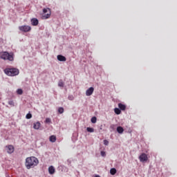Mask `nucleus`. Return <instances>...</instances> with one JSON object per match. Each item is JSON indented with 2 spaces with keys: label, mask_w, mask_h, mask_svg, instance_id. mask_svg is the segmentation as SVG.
<instances>
[{
  "label": "nucleus",
  "mask_w": 177,
  "mask_h": 177,
  "mask_svg": "<svg viewBox=\"0 0 177 177\" xmlns=\"http://www.w3.org/2000/svg\"><path fill=\"white\" fill-rule=\"evenodd\" d=\"M39 161L38 159L34 156L27 158L26 159L25 165L27 169H31V168H34V167H37L38 165Z\"/></svg>",
  "instance_id": "1"
},
{
  "label": "nucleus",
  "mask_w": 177,
  "mask_h": 177,
  "mask_svg": "<svg viewBox=\"0 0 177 177\" xmlns=\"http://www.w3.org/2000/svg\"><path fill=\"white\" fill-rule=\"evenodd\" d=\"M4 73L6 75H10V77L19 75V71L17 68H6L4 70Z\"/></svg>",
  "instance_id": "2"
},
{
  "label": "nucleus",
  "mask_w": 177,
  "mask_h": 177,
  "mask_svg": "<svg viewBox=\"0 0 177 177\" xmlns=\"http://www.w3.org/2000/svg\"><path fill=\"white\" fill-rule=\"evenodd\" d=\"M1 59L3 60H9L10 62H12L13 60V55L9 54L8 52H3L0 53Z\"/></svg>",
  "instance_id": "3"
},
{
  "label": "nucleus",
  "mask_w": 177,
  "mask_h": 177,
  "mask_svg": "<svg viewBox=\"0 0 177 177\" xmlns=\"http://www.w3.org/2000/svg\"><path fill=\"white\" fill-rule=\"evenodd\" d=\"M44 15L42 16L43 19H46L50 17V9L44 8L43 9Z\"/></svg>",
  "instance_id": "4"
},
{
  "label": "nucleus",
  "mask_w": 177,
  "mask_h": 177,
  "mask_svg": "<svg viewBox=\"0 0 177 177\" xmlns=\"http://www.w3.org/2000/svg\"><path fill=\"white\" fill-rule=\"evenodd\" d=\"M19 30H20V31H23L24 32H28V31H31V26H21L19 27Z\"/></svg>",
  "instance_id": "5"
},
{
  "label": "nucleus",
  "mask_w": 177,
  "mask_h": 177,
  "mask_svg": "<svg viewBox=\"0 0 177 177\" xmlns=\"http://www.w3.org/2000/svg\"><path fill=\"white\" fill-rule=\"evenodd\" d=\"M139 158L141 162H146V161H147V155H146V153H142L139 156Z\"/></svg>",
  "instance_id": "6"
},
{
  "label": "nucleus",
  "mask_w": 177,
  "mask_h": 177,
  "mask_svg": "<svg viewBox=\"0 0 177 177\" xmlns=\"http://www.w3.org/2000/svg\"><path fill=\"white\" fill-rule=\"evenodd\" d=\"M6 149L7 153H8V154H12V153L15 151V147L12 145L6 146Z\"/></svg>",
  "instance_id": "7"
},
{
  "label": "nucleus",
  "mask_w": 177,
  "mask_h": 177,
  "mask_svg": "<svg viewBox=\"0 0 177 177\" xmlns=\"http://www.w3.org/2000/svg\"><path fill=\"white\" fill-rule=\"evenodd\" d=\"M94 91H95V88L93 87H90L86 91V95L91 96L92 93H93Z\"/></svg>",
  "instance_id": "8"
},
{
  "label": "nucleus",
  "mask_w": 177,
  "mask_h": 177,
  "mask_svg": "<svg viewBox=\"0 0 177 177\" xmlns=\"http://www.w3.org/2000/svg\"><path fill=\"white\" fill-rule=\"evenodd\" d=\"M57 60H59V62H66V60H67L66 57H64L62 55H57Z\"/></svg>",
  "instance_id": "9"
},
{
  "label": "nucleus",
  "mask_w": 177,
  "mask_h": 177,
  "mask_svg": "<svg viewBox=\"0 0 177 177\" xmlns=\"http://www.w3.org/2000/svg\"><path fill=\"white\" fill-rule=\"evenodd\" d=\"M48 172H49L50 175H53V174H55V167L53 166L49 167Z\"/></svg>",
  "instance_id": "10"
},
{
  "label": "nucleus",
  "mask_w": 177,
  "mask_h": 177,
  "mask_svg": "<svg viewBox=\"0 0 177 177\" xmlns=\"http://www.w3.org/2000/svg\"><path fill=\"white\" fill-rule=\"evenodd\" d=\"M40 127H41V123L39 122H37L33 124L34 129H39Z\"/></svg>",
  "instance_id": "11"
},
{
  "label": "nucleus",
  "mask_w": 177,
  "mask_h": 177,
  "mask_svg": "<svg viewBox=\"0 0 177 177\" xmlns=\"http://www.w3.org/2000/svg\"><path fill=\"white\" fill-rule=\"evenodd\" d=\"M31 23L32 26H38V19L37 18H33L31 19Z\"/></svg>",
  "instance_id": "12"
},
{
  "label": "nucleus",
  "mask_w": 177,
  "mask_h": 177,
  "mask_svg": "<svg viewBox=\"0 0 177 177\" xmlns=\"http://www.w3.org/2000/svg\"><path fill=\"white\" fill-rule=\"evenodd\" d=\"M49 140L52 143H55V142H56V136H50Z\"/></svg>",
  "instance_id": "13"
},
{
  "label": "nucleus",
  "mask_w": 177,
  "mask_h": 177,
  "mask_svg": "<svg viewBox=\"0 0 177 177\" xmlns=\"http://www.w3.org/2000/svg\"><path fill=\"white\" fill-rule=\"evenodd\" d=\"M118 107L120 110L124 111L125 109H127V106L124 104H122L121 103L118 104Z\"/></svg>",
  "instance_id": "14"
},
{
  "label": "nucleus",
  "mask_w": 177,
  "mask_h": 177,
  "mask_svg": "<svg viewBox=\"0 0 177 177\" xmlns=\"http://www.w3.org/2000/svg\"><path fill=\"white\" fill-rule=\"evenodd\" d=\"M58 86H59V88H64V82H63L62 80H60L58 82Z\"/></svg>",
  "instance_id": "15"
},
{
  "label": "nucleus",
  "mask_w": 177,
  "mask_h": 177,
  "mask_svg": "<svg viewBox=\"0 0 177 177\" xmlns=\"http://www.w3.org/2000/svg\"><path fill=\"white\" fill-rule=\"evenodd\" d=\"M117 132H118V133H122L124 132V128H122V127H118Z\"/></svg>",
  "instance_id": "16"
},
{
  "label": "nucleus",
  "mask_w": 177,
  "mask_h": 177,
  "mask_svg": "<svg viewBox=\"0 0 177 177\" xmlns=\"http://www.w3.org/2000/svg\"><path fill=\"white\" fill-rule=\"evenodd\" d=\"M110 174L111 175H115V174H117V169H115V168L111 169Z\"/></svg>",
  "instance_id": "17"
},
{
  "label": "nucleus",
  "mask_w": 177,
  "mask_h": 177,
  "mask_svg": "<svg viewBox=\"0 0 177 177\" xmlns=\"http://www.w3.org/2000/svg\"><path fill=\"white\" fill-rule=\"evenodd\" d=\"M114 111L115 113V114H121V109H118V108H115L114 109Z\"/></svg>",
  "instance_id": "18"
},
{
  "label": "nucleus",
  "mask_w": 177,
  "mask_h": 177,
  "mask_svg": "<svg viewBox=\"0 0 177 177\" xmlns=\"http://www.w3.org/2000/svg\"><path fill=\"white\" fill-rule=\"evenodd\" d=\"M86 131L87 132H90V133L95 132V129L92 127H87Z\"/></svg>",
  "instance_id": "19"
},
{
  "label": "nucleus",
  "mask_w": 177,
  "mask_h": 177,
  "mask_svg": "<svg viewBox=\"0 0 177 177\" xmlns=\"http://www.w3.org/2000/svg\"><path fill=\"white\" fill-rule=\"evenodd\" d=\"M58 113H59V114H63V113H64V109L63 107H59L58 109Z\"/></svg>",
  "instance_id": "20"
},
{
  "label": "nucleus",
  "mask_w": 177,
  "mask_h": 177,
  "mask_svg": "<svg viewBox=\"0 0 177 177\" xmlns=\"http://www.w3.org/2000/svg\"><path fill=\"white\" fill-rule=\"evenodd\" d=\"M18 95H23V90L21 88H18L17 91Z\"/></svg>",
  "instance_id": "21"
},
{
  "label": "nucleus",
  "mask_w": 177,
  "mask_h": 177,
  "mask_svg": "<svg viewBox=\"0 0 177 177\" xmlns=\"http://www.w3.org/2000/svg\"><path fill=\"white\" fill-rule=\"evenodd\" d=\"M91 122H92L93 124H96V121H97L96 117H93V118H91Z\"/></svg>",
  "instance_id": "22"
},
{
  "label": "nucleus",
  "mask_w": 177,
  "mask_h": 177,
  "mask_svg": "<svg viewBox=\"0 0 177 177\" xmlns=\"http://www.w3.org/2000/svg\"><path fill=\"white\" fill-rule=\"evenodd\" d=\"M32 118V115H31V113H28L26 116V118H27V120H30Z\"/></svg>",
  "instance_id": "23"
},
{
  "label": "nucleus",
  "mask_w": 177,
  "mask_h": 177,
  "mask_svg": "<svg viewBox=\"0 0 177 177\" xmlns=\"http://www.w3.org/2000/svg\"><path fill=\"white\" fill-rule=\"evenodd\" d=\"M51 120H50V118H46V124H50V122H51Z\"/></svg>",
  "instance_id": "24"
},
{
  "label": "nucleus",
  "mask_w": 177,
  "mask_h": 177,
  "mask_svg": "<svg viewBox=\"0 0 177 177\" xmlns=\"http://www.w3.org/2000/svg\"><path fill=\"white\" fill-rule=\"evenodd\" d=\"M68 100H74V96H73V95H69V96L68 97Z\"/></svg>",
  "instance_id": "25"
},
{
  "label": "nucleus",
  "mask_w": 177,
  "mask_h": 177,
  "mask_svg": "<svg viewBox=\"0 0 177 177\" xmlns=\"http://www.w3.org/2000/svg\"><path fill=\"white\" fill-rule=\"evenodd\" d=\"M104 145H105V146H109V141L107 140H104Z\"/></svg>",
  "instance_id": "26"
},
{
  "label": "nucleus",
  "mask_w": 177,
  "mask_h": 177,
  "mask_svg": "<svg viewBox=\"0 0 177 177\" xmlns=\"http://www.w3.org/2000/svg\"><path fill=\"white\" fill-rule=\"evenodd\" d=\"M101 156H102V157H106V152L102 151H101Z\"/></svg>",
  "instance_id": "27"
},
{
  "label": "nucleus",
  "mask_w": 177,
  "mask_h": 177,
  "mask_svg": "<svg viewBox=\"0 0 177 177\" xmlns=\"http://www.w3.org/2000/svg\"><path fill=\"white\" fill-rule=\"evenodd\" d=\"M8 104H10V106H15V102H13V101H9Z\"/></svg>",
  "instance_id": "28"
},
{
  "label": "nucleus",
  "mask_w": 177,
  "mask_h": 177,
  "mask_svg": "<svg viewBox=\"0 0 177 177\" xmlns=\"http://www.w3.org/2000/svg\"><path fill=\"white\" fill-rule=\"evenodd\" d=\"M95 177H100V176H99V175H96Z\"/></svg>",
  "instance_id": "29"
},
{
  "label": "nucleus",
  "mask_w": 177,
  "mask_h": 177,
  "mask_svg": "<svg viewBox=\"0 0 177 177\" xmlns=\"http://www.w3.org/2000/svg\"><path fill=\"white\" fill-rule=\"evenodd\" d=\"M113 125H112V126H111V128H113Z\"/></svg>",
  "instance_id": "30"
}]
</instances>
